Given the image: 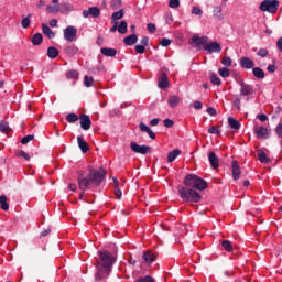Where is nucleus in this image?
Instances as JSON below:
<instances>
[{
    "label": "nucleus",
    "instance_id": "obj_43",
    "mask_svg": "<svg viewBox=\"0 0 282 282\" xmlns=\"http://www.w3.org/2000/svg\"><path fill=\"white\" fill-rule=\"evenodd\" d=\"M46 12H48V14H56V12H61V9L58 7L47 6Z\"/></svg>",
    "mask_w": 282,
    "mask_h": 282
},
{
    "label": "nucleus",
    "instance_id": "obj_4",
    "mask_svg": "<svg viewBox=\"0 0 282 282\" xmlns=\"http://www.w3.org/2000/svg\"><path fill=\"white\" fill-rule=\"evenodd\" d=\"M259 9L261 12H270V14H276V10H279V0H264L260 3Z\"/></svg>",
    "mask_w": 282,
    "mask_h": 282
},
{
    "label": "nucleus",
    "instance_id": "obj_54",
    "mask_svg": "<svg viewBox=\"0 0 282 282\" xmlns=\"http://www.w3.org/2000/svg\"><path fill=\"white\" fill-rule=\"evenodd\" d=\"M148 32H150V34H155V24L154 23H148L147 25Z\"/></svg>",
    "mask_w": 282,
    "mask_h": 282
},
{
    "label": "nucleus",
    "instance_id": "obj_45",
    "mask_svg": "<svg viewBox=\"0 0 282 282\" xmlns=\"http://www.w3.org/2000/svg\"><path fill=\"white\" fill-rule=\"evenodd\" d=\"M32 140H34V134H29L21 139V144H29Z\"/></svg>",
    "mask_w": 282,
    "mask_h": 282
},
{
    "label": "nucleus",
    "instance_id": "obj_6",
    "mask_svg": "<svg viewBox=\"0 0 282 282\" xmlns=\"http://www.w3.org/2000/svg\"><path fill=\"white\" fill-rule=\"evenodd\" d=\"M78 34V30L75 29V26H67L64 30V39L72 43L73 41H76V36Z\"/></svg>",
    "mask_w": 282,
    "mask_h": 282
},
{
    "label": "nucleus",
    "instance_id": "obj_51",
    "mask_svg": "<svg viewBox=\"0 0 282 282\" xmlns=\"http://www.w3.org/2000/svg\"><path fill=\"white\" fill-rule=\"evenodd\" d=\"M110 6H111V8H113V10H118V8H120L122 6V1L112 0Z\"/></svg>",
    "mask_w": 282,
    "mask_h": 282
},
{
    "label": "nucleus",
    "instance_id": "obj_38",
    "mask_svg": "<svg viewBox=\"0 0 282 282\" xmlns=\"http://www.w3.org/2000/svg\"><path fill=\"white\" fill-rule=\"evenodd\" d=\"M128 23L127 21H121L118 25V32L119 34H127Z\"/></svg>",
    "mask_w": 282,
    "mask_h": 282
},
{
    "label": "nucleus",
    "instance_id": "obj_2",
    "mask_svg": "<svg viewBox=\"0 0 282 282\" xmlns=\"http://www.w3.org/2000/svg\"><path fill=\"white\" fill-rule=\"evenodd\" d=\"M99 261H97V272L95 274V281H105L111 274V268L116 263V257L111 252L98 251Z\"/></svg>",
    "mask_w": 282,
    "mask_h": 282
},
{
    "label": "nucleus",
    "instance_id": "obj_5",
    "mask_svg": "<svg viewBox=\"0 0 282 282\" xmlns=\"http://www.w3.org/2000/svg\"><path fill=\"white\" fill-rule=\"evenodd\" d=\"M130 149L133 153H139L140 155H147V153H152L153 148L151 145H140L135 141L130 143Z\"/></svg>",
    "mask_w": 282,
    "mask_h": 282
},
{
    "label": "nucleus",
    "instance_id": "obj_44",
    "mask_svg": "<svg viewBox=\"0 0 282 282\" xmlns=\"http://www.w3.org/2000/svg\"><path fill=\"white\" fill-rule=\"evenodd\" d=\"M208 133L219 135V133H221V130L218 128V126H213L208 129Z\"/></svg>",
    "mask_w": 282,
    "mask_h": 282
},
{
    "label": "nucleus",
    "instance_id": "obj_30",
    "mask_svg": "<svg viewBox=\"0 0 282 282\" xmlns=\"http://www.w3.org/2000/svg\"><path fill=\"white\" fill-rule=\"evenodd\" d=\"M143 260L145 263H153V261H155V254L151 251H148L143 254Z\"/></svg>",
    "mask_w": 282,
    "mask_h": 282
},
{
    "label": "nucleus",
    "instance_id": "obj_37",
    "mask_svg": "<svg viewBox=\"0 0 282 282\" xmlns=\"http://www.w3.org/2000/svg\"><path fill=\"white\" fill-rule=\"evenodd\" d=\"M0 131H1V133H6V135H8V133H10L11 129H10V126L8 124V122H6V121L0 122Z\"/></svg>",
    "mask_w": 282,
    "mask_h": 282
},
{
    "label": "nucleus",
    "instance_id": "obj_23",
    "mask_svg": "<svg viewBox=\"0 0 282 282\" xmlns=\"http://www.w3.org/2000/svg\"><path fill=\"white\" fill-rule=\"evenodd\" d=\"M180 149H174L173 151H170L167 153V162H175V160H177V158L180 156Z\"/></svg>",
    "mask_w": 282,
    "mask_h": 282
},
{
    "label": "nucleus",
    "instance_id": "obj_22",
    "mask_svg": "<svg viewBox=\"0 0 282 282\" xmlns=\"http://www.w3.org/2000/svg\"><path fill=\"white\" fill-rule=\"evenodd\" d=\"M228 124L231 129H235V131H239V129H241V123L239 122V120L232 117L228 118Z\"/></svg>",
    "mask_w": 282,
    "mask_h": 282
},
{
    "label": "nucleus",
    "instance_id": "obj_21",
    "mask_svg": "<svg viewBox=\"0 0 282 282\" xmlns=\"http://www.w3.org/2000/svg\"><path fill=\"white\" fill-rule=\"evenodd\" d=\"M42 32L47 39H54V36H56V33H54V31H52L45 23H42Z\"/></svg>",
    "mask_w": 282,
    "mask_h": 282
},
{
    "label": "nucleus",
    "instance_id": "obj_64",
    "mask_svg": "<svg viewBox=\"0 0 282 282\" xmlns=\"http://www.w3.org/2000/svg\"><path fill=\"white\" fill-rule=\"evenodd\" d=\"M276 47L279 50V52H282V37H280L276 42Z\"/></svg>",
    "mask_w": 282,
    "mask_h": 282
},
{
    "label": "nucleus",
    "instance_id": "obj_12",
    "mask_svg": "<svg viewBox=\"0 0 282 282\" xmlns=\"http://www.w3.org/2000/svg\"><path fill=\"white\" fill-rule=\"evenodd\" d=\"M240 95L241 96H252V87L246 83H243V79H240Z\"/></svg>",
    "mask_w": 282,
    "mask_h": 282
},
{
    "label": "nucleus",
    "instance_id": "obj_15",
    "mask_svg": "<svg viewBox=\"0 0 282 282\" xmlns=\"http://www.w3.org/2000/svg\"><path fill=\"white\" fill-rule=\"evenodd\" d=\"M139 129L142 133H148L151 140H155V132L149 128V126L144 124V122H140Z\"/></svg>",
    "mask_w": 282,
    "mask_h": 282
},
{
    "label": "nucleus",
    "instance_id": "obj_11",
    "mask_svg": "<svg viewBox=\"0 0 282 282\" xmlns=\"http://www.w3.org/2000/svg\"><path fill=\"white\" fill-rule=\"evenodd\" d=\"M191 43H194L196 47H199V45H204V47H206V45L208 44V36H198V35H193V37L191 39Z\"/></svg>",
    "mask_w": 282,
    "mask_h": 282
},
{
    "label": "nucleus",
    "instance_id": "obj_46",
    "mask_svg": "<svg viewBox=\"0 0 282 282\" xmlns=\"http://www.w3.org/2000/svg\"><path fill=\"white\" fill-rule=\"evenodd\" d=\"M169 7L172 8L173 10H177V8H180V0H170Z\"/></svg>",
    "mask_w": 282,
    "mask_h": 282
},
{
    "label": "nucleus",
    "instance_id": "obj_25",
    "mask_svg": "<svg viewBox=\"0 0 282 282\" xmlns=\"http://www.w3.org/2000/svg\"><path fill=\"white\" fill-rule=\"evenodd\" d=\"M31 19H32V13H29L28 17L22 15L21 25L23 30H28V28H30V23H32Z\"/></svg>",
    "mask_w": 282,
    "mask_h": 282
},
{
    "label": "nucleus",
    "instance_id": "obj_61",
    "mask_svg": "<svg viewBox=\"0 0 282 282\" xmlns=\"http://www.w3.org/2000/svg\"><path fill=\"white\" fill-rule=\"evenodd\" d=\"M213 12L215 17H218V19H221V17H219V14H221V8L215 7Z\"/></svg>",
    "mask_w": 282,
    "mask_h": 282
},
{
    "label": "nucleus",
    "instance_id": "obj_27",
    "mask_svg": "<svg viewBox=\"0 0 282 282\" xmlns=\"http://www.w3.org/2000/svg\"><path fill=\"white\" fill-rule=\"evenodd\" d=\"M32 45L39 46L41 43H43V34L35 33L31 39Z\"/></svg>",
    "mask_w": 282,
    "mask_h": 282
},
{
    "label": "nucleus",
    "instance_id": "obj_50",
    "mask_svg": "<svg viewBox=\"0 0 282 282\" xmlns=\"http://www.w3.org/2000/svg\"><path fill=\"white\" fill-rule=\"evenodd\" d=\"M257 54L258 56H261V58H265L270 52L267 48H260Z\"/></svg>",
    "mask_w": 282,
    "mask_h": 282
},
{
    "label": "nucleus",
    "instance_id": "obj_35",
    "mask_svg": "<svg viewBox=\"0 0 282 282\" xmlns=\"http://www.w3.org/2000/svg\"><path fill=\"white\" fill-rule=\"evenodd\" d=\"M65 53L68 54V56H76V54H78V47L75 45L67 46L65 48Z\"/></svg>",
    "mask_w": 282,
    "mask_h": 282
},
{
    "label": "nucleus",
    "instance_id": "obj_10",
    "mask_svg": "<svg viewBox=\"0 0 282 282\" xmlns=\"http://www.w3.org/2000/svg\"><path fill=\"white\" fill-rule=\"evenodd\" d=\"M205 52L209 54H219L221 52V45L218 42H212L204 46Z\"/></svg>",
    "mask_w": 282,
    "mask_h": 282
},
{
    "label": "nucleus",
    "instance_id": "obj_56",
    "mask_svg": "<svg viewBox=\"0 0 282 282\" xmlns=\"http://www.w3.org/2000/svg\"><path fill=\"white\" fill-rule=\"evenodd\" d=\"M145 46H143L142 44H140V45H137L135 46V52H137V54H144V52H145V48H144Z\"/></svg>",
    "mask_w": 282,
    "mask_h": 282
},
{
    "label": "nucleus",
    "instance_id": "obj_42",
    "mask_svg": "<svg viewBox=\"0 0 282 282\" xmlns=\"http://www.w3.org/2000/svg\"><path fill=\"white\" fill-rule=\"evenodd\" d=\"M218 73L221 78H228V76H230V69L228 68H220L218 69Z\"/></svg>",
    "mask_w": 282,
    "mask_h": 282
},
{
    "label": "nucleus",
    "instance_id": "obj_3",
    "mask_svg": "<svg viewBox=\"0 0 282 282\" xmlns=\"http://www.w3.org/2000/svg\"><path fill=\"white\" fill-rule=\"evenodd\" d=\"M107 177V171L102 167L98 170H90L87 177H84L80 173L77 176V182L80 191H89L91 186H100Z\"/></svg>",
    "mask_w": 282,
    "mask_h": 282
},
{
    "label": "nucleus",
    "instance_id": "obj_41",
    "mask_svg": "<svg viewBox=\"0 0 282 282\" xmlns=\"http://www.w3.org/2000/svg\"><path fill=\"white\" fill-rule=\"evenodd\" d=\"M221 65H224L225 67H231L232 66V58L228 57V56H224L221 59Z\"/></svg>",
    "mask_w": 282,
    "mask_h": 282
},
{
    "label": "nucleus",
    "instance_id": "obj_28",
    "mask_svg": "<svg viewBox=\"0 0 282 282\" xmlns=\"http://www.w3.org/2000/svg\"><path fill=\"white\" fill-rule=\"evenodd\" d=\"M58 54H61V52L58 51V48L54 47V46H50L47 48V56L48 58H57L58 57Z\"/></svg>",
    "mask_w": 282,
    "mask_h": 282
},
{
    "label": "nucleus",
    "instance_id": "obj_20",
    "mask_svg": "<svg viewBox=\"0 0 282 282\" xmlns=\"http://www.w3.org/2000/svg\"><path fill=\"white\" fill-rule=\"evenodd\" d=\"M100 53L104 56H107L109 58H113V56H116V54H118V51L116 48L102 47V48H100Z\"/></svg>",
    "mask_w": 282,
    "mask_h": 282
},
{
    "label": "nucleus",
    "instance_id": "obj_40",
    "mask_svg": "<svg viewBox=\"0 0 282 282\" xmlns=\"http://www.w3.org/2000/svg\"><path fill=\"white\" fill-rule=\"evenodd\" d=\"M15 155H17V158H23L26 160V162H30V154H28V152H25L23 150L15 151Z\"/></svg>",
    "mask_w": 282,
    "mask_h": 282
},
{
    "label": "nucleus",
    "instance_id": "obj_49",
    "mask_svg": "<svg viewBox=\"0 0 282 282\" xmlns=\"http://www.w3.org/2000/svg\"><path fill=\"white\" fill-rule=\"evenodd\" d=\"M137 282H155V280H153V278L150 275H145L143 278H139Z\"/></svg>",
    "mask_w": 282,
    "mask_h": 282
},
{
    "label": "nucleus",
    "instance_id": "obj_39",
    "mask_svg": "<svg viewBox=\"0 0 282 282\" xmlns=\"http://www.w3.org/2000/svg\"><path fill=\"white\" fill-rule=\"evenodd\" d=\"M221 246L227 252H232V242L230 240H224Z\"/></svg>",
    "mask_w": 282,
    "mask_h": 282
},
{
    "label": "nucleus",
    "instance_id": "obj_47",
    "mask_svg": "<svg viewBox=\"0 0 282 282\" xmlns=\"http://www.w3.org/2000/svg\"><path fill=\"white\" fill-rule=\"evenodd\" d=\"M93 83H94V77H89L87 75L84 77L85 87H90Z\"/></svg>",
    "mask_w": 282,
    "mask_h": 282
},
{
    "label": "nucleus",
    "instance_id": "obj_59",
    "mask_svg": "<svg viewBox=\"0 0 282 282\" xmlns=\"http://www.w3.org/2000/svg\"><path fill=\"white\" fill-rule=\"evenodd\" d=\"M203 107H204V104H202V101L199 100L194 101V109L199 110V109H203Z\"/></svg>",
    "mask_w": 282,
    "mask_h": 282
},
{
    "label": "nucleus",
    "instance_id": "obj_48",
    "mask_svg": "<svg viewBox=\"0 0 282 282\" xmlns=\"http://www.w3.org/2000/svg\"><path fill=\"white\" fill-rule=\"evenodd\" d=\"M171 43H172L171 39H167V37H163L160 41V45H162V47H169V45H171Z\"/></svg>",
    "mask_w": 282,
    "mask_h": 282
},
{
    "label": "nucleus",
    "instance_id": "obj_16",
    "mask_svg": "<svg viewBox=\"0 0 282 282\" xmlns=\"http://www.w3.org/2000/svg\"><path fill=\"white\" fill-rule=\"evenodd\" d=\"M77 144L82 151V153H87V151H89V144L87 143V141H85V138L83 137H77Z\"/></svg>",
    "mask_w": 282,
    "mask_h": 282
},
{
    "label": "nucleus",
    "instance_id": "obj_13",
    "mask_svg": "<svg viewBox=\"0 0 282 282\" xmlns=\"http://www.w3.org/2000/svg\"><path fill=\"white\" fill-rule=\"evenodd\" d=\"M240 67H242V69H254V61L250 57H241Z\"/></svg>",
    "mask_w": 282,
    "mask_h": 282
},
{
    "label": "nucleus",
    "instance_id": "obj_52",
    "mask_svg": "<svg viewBox=\"0 0 282 282\" xmlns=\"http://www.w3.org/2000/svg\"><path fill=\"white\" fill-rule=\"evenodd\" d=\"M66 77L67 78H78V72H76V70H68L66 73Z\"/></svg>",
    "mask_w": 282,
    "mask_h": 282
},
{
    "label": "nucleus",
    "instance_id": "obj_19",
    "mask_svg": "<svg viewBox=\"0 0 282 282\" xmlns=\"http://www.w3.org/2000/svg\"><path fill=\"white\" fill-rule=\"evenodd\" d=\"M208 160L213 169H219V159L217 158V154H215V152H210L208 154Z\"/></svg>",
    "mask_w": 282,
    "mask_h": 282
},
{
    "label": "nucleus",
    "instance_id": "obj_60",
    "mask_svg": "<svg viewBox=\"0 0 282 282\" xmlns=\"http://www.w3.org/2000/svg\"><path fill=\"white\" fill-rule=\"evenodd\" d=\"M141 45H143V47H149V37L148 36H143L141 39Z\"/></svg>",
    "mask_w": 282,
    "mask_h": 282
},
{
    "label": "nucleus",
    "instance_id": "obj_55",
    "mask_svg": "<svg viewBox=\"0 0 282 282\" xmlns=\"http://www.w3.org/2000/svg\"><path fill=\"white\" fill-rule=\"evenodd\" d=\"M163 124H164V127H166L167 129H171V127H173V124H175V122H174L173 120H171V119H165V120L163 121Z\"/></svg>",
    "mask_w": 282,
    "mask_h": 282
},
{
    "label": "nucleus",
    "instance_id": "obj_57",
    "mask_svg": "<svg viewBox=\"0 0 282 282\" xmlns=\"http://www.w3.org/2000/svg\"><path fill=\"white\" fill-rule=\"evenodd\" d=\"M115 195H116L117 199L122 198V191H120L119 186L115 187Z\"/></svg>",
    "mask_w": 282,
    "mask_h": 282
},
{
    "label": "nucleus",
    "instance_id": "obj_14",
    "mask_svg": "<svg viewBox=\"0 0 282 282\" xmlns=\"http://www.w3.org/2000/svg\"><path fill=\"white\" fill-rule=\"evenodd\" d=\"M158 87L160 89H166L169 87V75H166V73H161L158 82Z\"/></svg>",
    "mask_w": 282,
    "mask_h": 282
},
{
    "label": "nucleus",
    "instance_id": "obj_18",
    "mask_svg": "<svg viewBox=\"0 0 282 282\" xmlns=\"http://www.w3.org/2000/svg\"><path fill=\"white\" fill-rule=\"evenodd\" d=\"M123 43L129 47H131L132 45H135V43H138V35L135 33H132L131 35L126 36L123 39Z\"/></svg>",
    "mask_w": 282,
    "mask_h": 282
},
{
    "label": "nucleus",
    "instance_id": "obj_53",
    "mask_svg": "<svg viewBox=\"0 0 282 282\" xmlns=\"http://www.w3.org/2000/svg\"><path fill=\"white\" fill-rule=\"evenodd\" d=\"M192 14H196L198 17H202V14H204V11H202V9H199V7H193Z\"/></svg>",
    "mask_w": 282,
    "mask_h": 282
},
{
    "label": "nucleus",
    "instance_id": "obj_26",
    "mask_svg": "<svg viewBox=\"0 0 282 282\" xmlns=\"http://www.w3.org/2000/svg\"><path fill=\"white\" fill-rule=\"evenodd\" d=\"M252 74L258 79L265 78V72L261 67H253Z\"/></svg>",
    "mask_w": 282,
    "mask_h": 282
},
{
    "label": "nucleus",
    "instance_id": "obj_29",
    "mask_svg": "<svg viewBox=\"0 0 282 282\" xmlns=\"http://www.w3.org/2000/svg\"><path fill=\"white\" fill-rule=\"evenodd\" d=\"M257 155L262 164H268L270 162V159H268V155H265V152L263 150H258Z\"/></svg>",
    "mask_w": 282,
    "mask_h": 282
},
{
    "label": "nucleus",
    "instance_id": "obj_17",
    "mask_svg": "<svg viewBox=\"0 0 282 282\" xmlns=\"http://www.w3.org/2000/svg\"><path fill=\"white\" fill-rule=\"evenodd\" d=\"M231 169H232V177H234V180H239V177L241 175V170L239 167V162L238 161H232Z\"/></svg>",
    "mask_w": 282,
    "mask_h": 282
},
{
    "label": "nucleus",
    "instance_id": "obj_34",
    "mask_svg": "<svg viewBox=\"0 0 282 282\" xmlns=\"http://www.w3.org/2000/svg\"><path fill=\"white\" fill-rule=\"evenodd\" d=\"M79 118L78 115L70 112L66 116V121L69 122V124H74V122H78Z\"/></svg>",
    "mask_w": 282,
    "mask_h": 282
},
{
    "label": "nucleus",
    "instance_id": "obj_58",
    "mask_svg": "<svg viewBox=\"0 0 282 282\" xmlns=\"http://www.w3.org/2000/svg\"><path fill=\"white\" fill-rule=\"evenodd\" d=\"M275 133L279 138H282V122L276 126Z\"/></svg>",
    "mask_w": 282,
    "mask_h": 282
},
{
    "label": "nucleus",
    "instance_id": "obj_63",
    "mask_svg": "<svg viewBox=\"0 0 282 282\" xmlns=\"http://www.w3.org/2000/svg\"><path fill=\"white\" fill-rule=\"evenodd\" d=\"M258 120H260V122H265L268 120V116L264 113L258 115Z\"/></svg>",
    "mask_w": 282,
    "mask_h": 282
},
{
    "label": "nucleus",
    "instance_id": "obj_33",
    "mask_svg": "<svg viewBox=\"0 0 282 282\" xmlns=\"http://www.w3.org/2000/svg\"><path fill=\"white\" fill-rule=\"evenodd\" d=\"M59 8V12H72V10H74V8L72 7V4H69V2H62Z\"/></svg>",
    "mask_w": 282,
    "mask_h": 282
},
{
    "label": "nucleus",
    "instance_id": "obj_8",
    "mask_svg": "<svg viewBox=\"0 0 282 282\" xmlns=\"http://www.w3.org/2000/svg\"><path fill=\"white\" fill-rule=\"evenodd\" d=\"M253 131L257 138H263L264 140L270 138V129L267 127L258 126Z\"/></svg>",
    "mask_w": 282,
    "mask_h": 282
},
{
    "label": "nucleus",
    "instance_id": "obj_31",
    "mask_svg": "<svg viewBox=\"0 0 282 282\" xmlns=\"http://www.w3.org/2000/svg\"><path fill=\"white\" fill-rule=\"evenodd\" d=\"M0 206L2 210H10V205L8 204V197L2 195L0 196Z\"/></svg>",
    "mask_w": 282,
    "mask_h": 282
},
{
    "label": "nucleus",
    "instance_id": "obj_62",
    "mask_svg": "<svg viewBox=\"0 0 282 282\" xmlns=\"http://www.w3.org/2000/svg\"><path fill=\"white\" fill-rule=\"evenodd\" d=\"M207 113L209 116H217V110L213 107L207 108Z\"/></svg>",
    "mask_w": 282,
    "mask_h": 282
},
{
    "label": "nucleus",
    "instance_id": "obj_1",
    "mask_svg": "<svg viewBox=\"0 0 282 282\" xmlns=\"http://www.w3.org/2000/svg\"><path fill=\"white\" fill-rule=\"evenodd\" d=\"M183 184L184 186L178 187L181 199H184L189 206L199 204L202 202V193H199V191H206V188H208V183L195 174H187Z\"/></svg>",
    "mask_w": 282,
    "mask_h": 282
},
{
    "label": "nucleus",
    "instance_id": "obj_7",
    "mask_svg": "<svg viewBox=\"0 0 282 282\" xmlns=\"http://www.w3.org/2000/svg\"><path fill=\"white\" fill-rule=\"evenodd\" d=\"M84 19L93 17V19H98L100 17V9L98 7H89L88 10L83 11Z\"/></svg>",
    "mask_w": 282,
    "mask_h": 282
},
{
    "label": "nucleus",
    "instance_id": "obj_24",
    "mask_svg": "<svg viewBox=\"0 0 282 282\" xmlns=\"http://www.w3.org/2000/svg\"><path fill=\"white\" fill-rule=\"evenodd\" d=\"M169 107L175 108L180 105V97L177 95L170 96L167 99Z\"/></svg>",
    "mask_w": 282,
    "mask_h": 282
},
{
    "label": "nucleus",
    "instance_id": "obj_9",
    "mask_svg": "<svg viewBox=\"0 0 282 282\" xmlns=\"http://www.w3.org/2000/svg\"><path fill=\"white\" fill-rule=\"evenodd\" d=\"M80 127L84 131H89L91 129V119L89 115H79Z\"/></svg>",
    "mask_w": 282,
    "mask_h": 282
},
{
    "label": "nucleus",
    "instance_id": "obj_32",
    "mask_svg": "<svg viewBox=\"0 0 282 282\" xmlns=\"http://www.w3.org/2000/svg\"><path fill=\"white\" fill-rule=\"evenodd\" d=\"M210 83L218 86L221 85V78L215 73H209Z\"/></svg>",
    "mask_w": 282,
    "mask_h": 282
},
{
    "label": "nucleus",
    "instance_id": "obj_36",
    "mask_svg": "<svg viewBox=\"0 0 282 282\" xmlns=\"http://www.w3.org/2000/svg\"><path fill=\"white\" fill-rule=\"evenodd\" d=\"M123 18H124V9H120L119 11L112 13L111 15L112 21H119V19H123Z\"/></svg>",
    "mask_w": 282,
    "mask_h": 282
}]
</instances>
